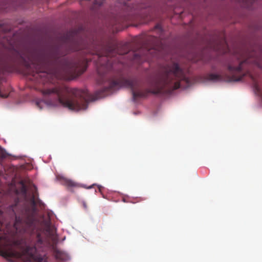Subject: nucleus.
Masks as SVG:
<instances>
[{"mask_svg": "<svg viewBox=\"0 0 262 262\" xmlns=\"http://www.w3.org/2000/svg\"><path fill=\"white\" fill-rule=\"evenodd\" d=\"M237 2L243 4L245 7H248L256 0H235Z\"/></svg>", "mask_w": 262, "mask_h": 262, "instance_id": "10", "label": "nucleus"}, {"mask_svg": "<svg viewBox=\"0 0 262 262\" xmlns=\"http://www.w3.org/2000/svg\"><path fill=\"white\" fill-rule=\"evenodd\" d=\"M129 198H122V201H123L124 202H126V199H128Z\"/></svg>", "mask_w": 262, "mask_h": 262, "instance_id": "15", "label": "nucleus"}, {"mask_svg": "<svg viewBox=\"0 0 262 262\" xmlns=\"http://www.w3.org/2000/svg\"><path fill=\"white\" fill-rule=\"evenodd\" d=\"M88 52L97 58L96 66L99 75L98 83H106L107 85L92 96L86 90L70 88L63 83H58L41 90L43 99L35 100V104L40 110L45 104L55 106L58 104L73 111L85 110L90 101L104 97L121 86L131 90L134 101L138 98L147 97L149 93L160 94V74L149 82L150 89L145 90H142L141 82L136 78L125 79L116 76L115 75H120V64H122L119 58L126 53L119 52L115 45H108L101 47L99 49Z\"/></svg>", "mask_w": 262, "mask_h": 262, "instance_id": "1", "label": "nucleus"}, {"mask_svg": "<svg viewBox=\"0 0 262 262\" xmlns=\"http://www.w3.org/2000/svg\"><path fill=\"white\" fill-rule=\"evenodd\" d=\"M151 46H146L142 49L139 53L132 52L129 55L132 57L130 60L134 63L140 64L144 61L149 60L151 58L156 57L159 51L158 47L159 39L155 36L149 38Z\"/></svg>", "mask_w": 262, "mask_h": 262, "instance_id": "5", "label": "nucleus"}, {"mask_svg": "<svg viewBox=\"0 0 262 262\" xmlns=\"http://www.w3.org/2000/svg\"><path fill=\"white\" fill-rule=\"evenodd\" d=\"M56 179L60 184L66 187V188L70 191H72L75 188L82 187L87 189L94 188L95 192H97L98 190L101 193L102 187L96 184H93L90 186L86 187L85 185L79 184L63 176L58 175L56 176Z\"/></svg>", "mask_w": 262, "mask_h": 262, "instance_id": "7", "label": "nucleus"}, {"mask_svg": "<svg viewBox=\"0 0 262 262\" xmlns=\"http://www.w3.org/2000/svg\"><path fill=\"white\" fill-rule=\"evenodd\" d=\"M9 189L14 194H22L24 196H38V193L36 187L30 181V180H22L16 182L15 179L12 180L9 185Z\"/></svg>", "mask_w": 262, "mask_h": 262, "instance_id": "6", "label": "nucleus"}, {"mask_svg": "<svg viewBox=\"0 0 262 262\" xmlns=\"http://www.w3.org/2000/svg\"><path fill=\"white\" fill-rule=\"evenodd\" d=\"M258 59L255 57V53L246 52L238 58L236 65L233 63L228 64V74L225 76L228 81H239L246 75H249L253 81V88L257 95H262V90L255 78L249 74L246 66L249 63L257 64Z\"/></svg>", "mask_w": 262, "mask_h": 262, "instance_id": "4", "label": "nucleus"}, {"mask_svg": "<svg viewBox=\"0 0 262 262\" xmlns=\"http://www.w3.org/2000/svg\"><path fill=\"white\" fill-rule=\"evenodd\" d=\"M223 74H209L207 75V79L213 81H221L224 78Z\"/></svg>", "mask_w": 262, "mask_h": 262, "instance_id": "9", "label": "nucleus"}, {"mask_svg": "<svg viewBox=\"0 0 262 262\" xmlns=\"http://www.w3.org/2000/svg\"><path fill=\"white\" fill-rule=\"evenodd\" d=\"M3 174V172H0V177H1V176Z\"/></svg>", "mask_w": 262, "mask_h": 262, "instance_id": "17", "label": "nucleus"}, {"mask_svg": "<svg viewBox=\"0 0 262 262\" xmlns=\"http://www.w3.org/2000/svg\"><path fill=\"white\" fill-rule=\"evenodd\" d=\"M77 35L76 31L70 32L66 35V42H71L72 46L70 48V50L72 51H76L83 49V48L80 47L77 41H75V37Z\"/></svg>", "mask_w": 262, "mask_h": 262, "instance_id": "8", "label": "nucleus"}, {"mask_svg": "<svg viewBox=\"0 0 262 262\" xmlns=\"http://www.w3.org/2000/svg\"><path fill=\"white\" fill-rule=\"evenodd\" d=\"M38 198H16L15 204L12 205L4 213L0 209V255L11 262L22 259L32 262H48L46 254L38 252L43 251L48 244L43 239L40 233H37L30 246L22 248L19 251L15 250L10 244L7 235L13 226L17 232L29 233L34 228L35 215L37 212V201Z\"/></svg>", "mask_w": 262, "mask_h": 262, "instance_id": "3", "label": "nucleus"}, {"mask_svg": "<svg viewBox=\"0 0 262 262\" xmlns=\"http://www.w3.org/2000/svg\"><path fill=\"white\" fill-rule=\"evenodd\" d=\"M10 26L0 22V74L11 72L16 63L25 62L28 73L37 83H53L81 75L86 70L87 58L60 60L58 49H37L22 55L15 49L14 41L8 33Z\"/></svg>", "mask_w": 262, "mask_h": 262, "instance_id": "2", "label": "nucleus"}, {"mask_svg": "<svg viewBox=\"0 0 262 262\" xmlns=\"http://www.w3.org/2000/svg\"><path fill=\"white\" fill-rule=\"evenodd\" d=\"M55 256L57 258L64 260V254L63 252L58 250H55Z\"/></svg>", "mask_w": 262, "mask_h": 262, "instance_id": "11", "label": "nucleus"}, {"mask_svg": "<svg viewBox=\"0 0 262 262\" xmlns=\"http://www.w3.org/2000/svg\"><path fill=\"white\" fill-rule=\"evenodd\" d=\"M155 30H157L160 32H162V28H161V26L160 25H157L155 26Z\"/></svg>", "mask_w": 262, "mask_h": 262, "instance_id": "14", "label": "nucleus"}, {"mask_svg": "<svg viewBox=\"0 0 262 262\" xmlns=\"http://www.w3.org/2000/svg\"><path fill=\"white\" fill-rule=\"evenodd\" d=\"M47 231L49 233V234L50 235V237L52 238L53 239H54L55 238L54 232L52 229H51L50 228H48L47 230Z\"/></svg>", "mask_w": 262, "mask_h": 262, "instance_id": "12", "label": "nucleus"}, {"mask_svg": "<svg viewBox=\"0 0 262 262\" xmlns=\"http://www.w3.org/2000/svg\"><path fill=\"white\" fill-rule=\"evenodd\" d=\"M83 207L85 208V209H86V204L85 203L83 202Z\"/></svg>", "mask_w": 262, "mask_h": 262, "instance_id": "16", "label": "nucleus"}, {"mask_svg": "<svg viewBox=\"0 0 262 262\" xmlns=\"http://www.w3.org/2000/svg\"><path fill=\"white\" fill-rule=\"evenodd\" d=\"M7 154L6 151L0 147V158H4L6 157Z\"/></svg>", "mask_w": 262, "mask_h": 262, "instance_id": "13", "label": "nucleus"}]
</instances>
